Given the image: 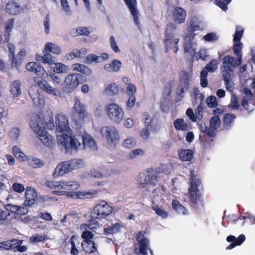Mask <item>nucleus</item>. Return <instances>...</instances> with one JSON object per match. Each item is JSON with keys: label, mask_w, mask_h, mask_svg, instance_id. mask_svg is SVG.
<instances>
[{"label": "nucleus", "mask_w": 255, "mask_h": 255, "mask_svg": "<svg viewBox=\"0 0 255 255\" xmlns=\"http://www.w3.org/2000/svg\"><path fill=\"white\" fill-rule=\"evenodd\" d=\"M173 125L175 128L177 130L186 131L190 130L191 128L190 123L181 118L175 120L174 121Z\"/></svg>", "instance_id": "bb28decb"}, {"label": "nucleus", "mask_w": 255, "mask_h": 255, "mask_svg": "<svg viewBox=\"0 0 255 255\" xmlns=\"http://www.w3.org/2000/svg\"><path fill=\"white\" fill-rule=\"evenodd\" d=\"M80 75L78 73H71L65 78L63 83V90L66 93H71L79 85Z\"/></svg>", "instance_id": "f8f14e48"}, {"label": "nucleus", "mask_w": 255, "mask_h": 255, "mask_svg": "<svg viewBox=\"0 0 255 255\" xmlns=\"http://www.w3.org/2000/svg\"><path fill=\"white\" fill-rule=\"evenodd\" d=\"M105 91L109 95H116L119 93V87L115 83H111L107 86Z\"/></svg>", "instance_id": "49530a36"}, {"label": "nucleus", "mask_w": 255, "mask_h": 255, "mask_svg": "<svg viewBox=\"0 0 255 255\" xmlns=\"http://www.w3.org/2000/svg\"><path fill=\"white\" fill-rule=\"evenodd\" d=\"M206 102L210 108H215L218 105L217 98L214 96H211L208 97L206 100Z\"/></svg>", "instance_id": "774afa93"}, {"label": "nucleus", "mask_w": 255, "mask_h": 255, "mask_svg": "<svg viewBox=\"0 0 255 255\" xmlns=\"http://www.w3.org/2000/svg\"><path fill=\"white\" fill-rule=\"evenodd\" d=\"M135 144V139L130 137L124 140L123 142V146L127 148H130L134 147Z\"/></svg>", "instance_id": "5fc2aeb1"}, {"label": "nucleus", "mask_w": 255, "mask_h": 255, "mask_svg": "<svg viewBox=\"0 0 255 255\" xmlns=\"http://www.w3.org/2000/svg\"><path fill=\"white\" fill-rule=\"evenodd\" d=\"M231 1V0H215V3L219 6L222 9L226 11L228 9L227 5L229 4Z\"/></svg>", "instance_id": "052dcab7"}, {"label": "nucleus", "mask_w": 255, "mask_h": 255, "mask_svg": "<svg viewBox=\"0 0 255 255\" xmlns=\"http://www.w3.org/2000/svg\"><path fill=\"white\" fill-rule=\"evenodd\" d=\"M194 36V33H189V35H186L184 46L185 53H188L193 56L195 53V51L197 46L196 43L192 41Z\"/></svg>", "instance_id": "aec40b11"}, {"label": "nucleus", "mask_w": 255, "mask_h": 255, "mask_svg": "<svg viewBox=\"0 0 255 255\" xmlns=\"http://www.w3.org/2000/svg\"><path fill=\"white\" fill-rule=\"evenodd\" d=\"M122 66L121 62L118 59H114L111 63L105 65L104 69L108 72H118Z\"/></svg>", "instance_id": "c756f323"}, {"label": "nucleus", "mask_w": 255, "mask_h": 255, "mask_svg": "<svg viewBox=\"0 0 255 255\" xmlns=\"http://www.w3.org/2000/svg\"><path fill=\"white\" fill-rule=\"evenodd\" d=\"M145 235V232H140L135 237V239L138 244L139 252L142 255H146L147 251L149 250L152 255V251L148 248L149 240Z\"/></svg>", "instance_id": "4468645a"}, {"label": "nucleus", "mask_w": 255, "mask_h": 255, "mask_svg": "<svg viewBox=\"0 0 255 255\" xmlns=\"http://www.w3.org/2000/svg\"><path fill=\"white\" fill-rule=\"evenodd\" d=\"M33 80L34 85L38 86L41 89L48 94L57 96L59 93L56 88L52 87L47 81L39 80L37 77H34Z\"/></svg>", "instance_id": "2eb2a0df"}, {"label": "nucleus", "mask_w": 255, "mask_h": 255, "mask_svg": "<svg viewBox=\"0 0 255 255\" xmlns=\"http://www.w3.org/2000/svg\"><path fill=\"white\" fill-rule=\"evenodd\" d=\"M242 56L235 58L231 56H226L223 59V69L226 70H232L236 67L239 66L242 62Z\"/></svg>", "instance_id": "a211bd4d"}, {"label": "nucleus", "mask_w": 255, "mask_h": 255, "mask_svg": "<svg viewBox=\"0 0 255 255\" xmlns=\"http://www.w3.org/2000/svg\"><path fill=\"white\" fill-rule=\"evenodd\" d=\"M25 196L26 199L24 203L26 206L33 205L37 200V194L33 188L31 187L26 188Z\"/></svg>", "instance_id": "a878e982"}, {"label": "nucleus", "mask_w": 255, "mask_h": 255, "mask_svg": "<svg viewBox=\"0 0 255 255\" xmlns=\"http://www.w3.org/2000/svg\"><path fill=\"white\" fill-rule=\"evenodd\" d=\"M177 28V25L173 23H170L167 25L165 35L163 42L167 51L172 49L174 53L178 51V43L179 38L175 36V31Z\"/></svg>", "instance_id": "20e7f679"}, {"label": "nucleus", "mask_w": 255, "mask_h": 255, "mask_svg": "<svg viewBox=\"0 0 255 255\" xmlns=\"http://www.w3.org/2000/svg\"><path fill=\"white\" fill-rule=\"evenodd\" d=\"M46 237L45 235L36 234L32 236L30 238V242L32 243L42 242L45 241Z\"/></svg>", "instance_id": "338daca9"}, {"label": "nucleus", "mask_w": 255, "mask_h": 255, "mask_svg": "<svg viewBox=\"0 0 255 255\" xmlns=\"http://www.w3.org/2000/svg\"><path fill=\"white\" fill-rule=\"evenodd\" d=\"M30 126L32 130L37 134V136L45 145L52 147L54 144V139L52 136L48 134L43 129L45 124H43L40 117L38 116L33 117L30 122Z\"/></svg>", "instance_id": "f03ea898"}, {"label": "nucleus", "mask_w": 255, "mask_h": 255, "mask_svg": "<svg viewBox=\"0 0 255 255\" xmlns=\"http://www.w3.org/2000/svg\"><path fill=\"white\" fill-rule=\"evenodd\" d=\"M21 8L20 5L14 1L8 2L6 5L5 10L6 12L12 15L18 14Z\"/></svg>", "instance_id": "c85d7f7f"}, {"label": "nucleus", "mask_w": 255, "mask_h": 255, "mask_svg": "<svg viewBox=\"0 0 255 255\" xmlns=\"http://www.w3.org/2000/svg\"><path fill=\"white\" fill-rule=\"evenodd\" d=\"M28 164L33 168H40L43 166L44 163L40 159L37 158H32L28 159Z\"/></svg>", "instance_id": "3c124183"}, {"label": "nucleus", "mask_w": 255, "mask_h": 255, "mask_svg": "<svg viewBox=\"0 0 255 255\" xmlns=\"http://www.w3.org/2000/svg\"><path fill=\"white\" fill-rule=\"evenodd\" d=\"M72 70L79 72L85 75L89 76L92 74V71L88 66L79 63L72 65Z\"/></svg>", "instance_id": "c9c22d12"}, {"label": "nucleus", "mask_w": 255, "mask_h": 255, "mask_svg": "<svg viewBox=\"0 0 255 255\" xmlns=\"http://www.w3.org/2000/svg\"><path fill=\"white\" fill-rule=\"evenodd\" d=\"M12 242H14L13 245V249L16 250L19 252H24L26 251L27 247L25 246H21L22 241L21 240H12Z\"/></svg>", "instance_id": "6e6d98bb"}, {"label": "nucleus", "mask_w": 255, "mask_h": 255, "mask_svg": "<svg viewBox=\"0 0 255 255\" xmlns=\"http://www.w3.org/2000/svg\"><path fill=\"white\" fill-rule=\"evenodd\" d=\"M83 166V161L81 159H73L59 163L55 168L52 176L54 178L63 176L73 170Z\"/></svg>", "instance_id": "7ed1b4c3"}, {"label": "nucleus", "mask_w": 255, "mask_h": 255, "mask_svg": "<svg viewBox=\"0 0 255 255\" xmlns=\"http://www.w3.org/2000/svg\"><path fill=\"white\" fill-rule=\"evenodd\" d=\"M221 121L218 116H215L210 120V128L208 129V135L209 137H214L216 134L217 129L220 127Z\"/></svg>", "instance_id": "393cba45"}, {"label": "nucleus", "mask_w": 255, "mask_h": 255, "mask_svg": "<svg viewBox=\"0 0 255 255\" xmlns=\"http://www.w3.org/2000/svg\"><path fill=\"white\" fill-rule=\"evenodd\" d=\"M14 242H12L11 241H5L3 242L0 243V248L3 250H13V245Z\"/></svg>", "instance_id": "69168bd1"}, {"label": "nucleus", "mask_w": 255, "mask_h": 255, "mask_svg": "<svg viewBox=\"0 0 255 255\" xmlns=\"http://www.w3.org/2000/svg\"><path fill=\"white\" fill-rule=\"evenodd\" d=\"M11 60V66L14 67H18L21 65L23 59L19 57L17 55L15 56L11 57L10 58Z\"/></svg>", "instance_id": "0e129e2a"}, {"label": "nucleus", "mask_w": 255, "mask_h": 255, "mask_svg": "<svg viewBox=\"0 0 255 255\" xmlns=\"http://www.w3.org/2000/svg\"><path fill=\"white\" fill-rule=\"evenodd\" d=\"M159 189H156L153 192L152 204L161 206L164 203L163 195H159Z\"/></svg>", "instance_id": "58836bf2"}, {"label": "nucleus", "mask_w": 255, "mask_h": 255, "mask_svg": "<svg viewBox=\"0 0 255 255\" xmlns=\"http://www.w3.org/2000/svg\"><path fill=\"white\" fill-rule=\"evenodd\" d=\"M218 62L216 59H213L210 61L206 66L204 67L202 71H204L206 72H214L218 68Z\"/></svg>", "instance_id": "c03bdc74"}, {"label": "nucleus", "mask_w": 255, "mask_h": 255, "mask_svg": "<svg viewBox=\"0 0 255 255\" xmlns=\"http://www.w3.org/2000/svg\"><path fill=\"white\" fill-rule=\"evenodd\" d=\"M187 13L186 10L181 7H175L172 12L174 21L176 23L181 24L185 22Z\"/></svg>", "instance_id": "5701e85b"}, {"label": "nucleus", "mask_w": 255, "mask_h": 255, "mask_svg": "<svg viewBox=\"0 0 255 255\" xmlns=\"http://www.w3.org/2000/svg\"><path fill=\"white\" fill-rule=\"evenodd\" d=\"M43 52L51 53L55 55H60L61 53L60 47L56 44L52 42H47L44 46Z\"/></svg>", "instance_id": "7c9ffc66"}, {"label": "nucleus", "mask_w": 255, "mask_h": 255, "mask_svg": "<svg viewBox=\"0 0 255 255\" xmlns=\"http://www.w3.org/2000/svg\"><path fill=\"white\" fill-rule=\"evenodd\" d=\"M113 210V208L106 201H101L93 210L92 217L97 219H104L112 213Z\"/></svg>", "instance_id": "6e6552de"}, {"label": "nucleus", "mask_w": 255, "mask_h": 255, "mask_svg": "<svg viewBox=\"0 0 255 255\" xmlns=\"http://www.w3.org/2000/svg\"><path fill=\"white\" fill-rule=\"evenodd\" d=\"M47 187L51 189H60L61 181H48L45 183Z\"/></svg>", "instance_id": "e2e57ef3"}, {"label": "nucleus", "mask_w": 255, "mask_h": 255, "mask_svg": "<svg viewBox=\"0 0 255 255\" xmlns=\"http://www.w3.org/2000/svg\"><path fill=\"white\" fill-rule=\"evenodd\" d=\"M53 65H54V67H53L54 73L57 74H66L69 71L68 66L62 63L55 62Z\"/></svg>", "instance_id": "ea45409f"}, {"label": "nucleus", "mask_w": 255, "mask_h": 255, "mask_svg": "<svg viewBox=\"0 0 255 255\" xmlns=\"http://www.w3.org/2000/svg\"><path fill=\"white\" fill-rule=\"evenodd\" d=\"M91 175L92 177L98 178H102L105 177L110 176L111 175V173L103 174L100 171L93 169L91 170Z\"/></svg>", "instance_id": "4d7b16f0"}, {"label": "nucleus", "mask_w": 255, "mask_h": 255, "mask_svg": "<svg viewBox=\"0 0 255 255\" xmlns=\"http://www.w3.org/2000/svg\"><path fill=\"white\" fill-rule=\"evenodd\" d=\"M124 0L130 10V12L132 16L134 24L139 29H140L141 25L139 19V12L136 8L137 3L136 0Z\"/></svg>", "instance_id": "f3484780"}, {"label": "nucleus", "mask_w": 255, "mask_h": 255, "mask_svg": "<svg viewBox=\"0 0 255 255\" xmlns=\"http://www.w3.org/2000/svg\"><path fill=\"white\" fill-rule=\"evenodd\" d=\"M172 206L174 210L179 214L182 215L188 214V211L186 208L176 200H173Z\"/></svg>", "instance_id": "79ce46f5"}, {"label": "nucleus", "mask_w": 255, "mask_h": 255, "mask_svg": "<svg viewBox=\"0 0 255 255\" xmlns=\"http://www.w3.org/2000/svg\"><path fill=\"white\" fill-rule=\"evenodd\" d=\"M244 96L242 101V105L246 110H249L248 106V102L252 100L253 95L250 89L248 88H245L243 90Z\"/></svg>", "instance_id": "72a5a7b5"}, {"label": "nucleus", "mask_w": 255, "mask_h": 255, "mask_svg": "<svg viewBox=\"0 0 255 255\" xmlns=\"http://www.w3.org/2000/svg\"><path fill=\"white\" fill-rule=\"evenodd\" d=\"M35 60L43 64H48L50 66H52L55 63L54 57L49 53L44 54L43 56L36 54Z\"/></svg>", "instance_id": "cd10ccee"}, {"label": "nucleus", "mask_w": 255, "mask_h": 255, "mask_svg": "<svg viewBox=\"0 0 255 255\" xmlns=\"http://www.w3.org/2000/svg\"><path fill=\"white\" fill-rule=\"evenodd\" d=\"M246 239L245 236L244 235H241L238 237V240L236 241V242L232 243L227 248V250H231L235 248L237 246H240L245 241Z\"/></svg>", "instance_id": "13d9d810"}, {"label": "nucleus", "mask_w": 255, "mask_h": 255, "mask_svg": "<svg viewBox=\"0 0 255 255\" xmlns=\"http://www.w3.org/2000/svg\"><path fill=\"white\" fill-rule=\"evenodd\" d=\"M244 32V29L242 28V27L240 26H237L236 27V32L234 34V41H240V40L242 37L243 34Z\"/></svg>", "instance_id": "bf43d9fd"}, {"label": "nucleus", "mask_w": 255, "mask_h": 255, "mask_svg": "<svg viewBox=\"0 0 255 255\" xmlns=\"http://www.w3.org/2000/svg\"><path fill=\"white\" fill-rule=\"evenodd\" d=\"M21 83L19 80L13 81L9 86L11 94L15 97H19L21 93Z\"/></svg>", "instance_id": "2f4dec72"}, {"label": "nucleus", "mask_w": 255, "mask_h": 255, "mask_svg": "<svg viewBox=\"0 0 255 255\" xmlns=\"http://www.w3.org/2000/svg\"><path fill=\"white\" fill-rule=\"evenodd\" d=\"M236 119V115L231 114H226L223 119L224 127L226 129H229Z\"/></svg>", "instance_id": "a18cd8bd"}, {"label": "nucleus", "mask_w": 255, "mask_h": 255, "mask_svg": "<svg viewBox=\"0 0 255 255\" xmlns=\"http://www.w3.org/2000/svg\"><path fill=\"white\" fill-rule=\"evenodd\" d=\"M90 31L88 28L81 26L72 29L70 31V34L73 36H77L79 35H88Z\"/></svg>", "instance_id": "37998d69"}, {"label": "nucleus", "mask_w": 255, "mask_h": 255, "mask_svg": "<svg viewBox=\"0 0 255 255\" xmlns=\"http://www.w3.org/2000/svg\"><path fill=\"white\" fill-rule=\"evenodd\" d=\"M100 59L99 56L94 54H90L86 56L85 63L88 64H91L93 62L101 63Z\"/></svg>", "instance_id": "603ef678"}, {"label": "nucleus", "mask_w": 255, "mask_h": 255, "mask_svg": "<svg viewBox=\"0 0 255 255\" xmlns=\"http://www.w3.org/2000/svg\"><path fill=\"white\" fill-rule=\"evenodd\" d=\"M29 95L30 96L33 104L37 107L42 108L45 104V99L43 96L40 95L38 92L36 85L31 87L29 90Z\"/></svg>", "instance_id": "dca6fc26"}, {"label": "nucleus", "mask_w": 255, "mask_h": 255, "mask_svg": "<svg viewBox=\"0 0 255 255\" xmlns=\"http://www.w3.org/2000/svg\"><path fill=\"white\" fill-rule=\"evenodd\" d=\"M72 120L77 126H80L81 123L88 117L85 105L78 97L74 99V104L72 109Z\"/></svg>", "instance_id": "39448f33"}, {"label": "nucleus", "mask_w": 255, "mask_h": 255, "mask_svg": "<svg viewBox=\"0 0 255 255\" xmlns=\"http://www.w3.org/2000/svg\"><path fill=\"white\" fill-rule=\"evenodd\" d=\"M203 20V18L199 16H194L191 18L188 24V31L190 33H194V32L202 29Z\"/></svg>", "instance_id": "412c9836"}, {"label": "nucleus", "mask_w": 255, "mask_h": 255, "mask_svg": "<svg viewBox=\"0 0 255 255\" xmlns=\"http://www.w3.org/2000/svg\"><path fill=\"white\" fill-rule=\"evenodd\" d=\"M209 56L208 50L204 47H202L200 48L198 52L194 53L193 58L197 61L199 60L205 61Z\"/></svg>", "instance_id": "4c0bfd02"}, {"label": "nucleus", "mask_w": 255, "mask_h": 255, "mask_svg": "<svg viewBox=\"0 0 255 255\" xmlns=\"http://www.w3.org/2000/svg\"><path fill=\"white\" fill-rule=\"evenodd\" d=\"M96 227L92 226L91 222L89 224H82L81 225V229L84 230L81 235V237L83 239V242L93 241L92 239H93L94 235L89 230H93Z\"/></svg>", "instance_id": "b1692460"}, {"label": "nucleus", "mask_w": 255, "mask_h": 255, "mask_svg": "<svg viewBox=\"0 0 255 255\" xmlns=\"http://www.w3.org/2000/svg\"><path fill=\"white\" fill-rule=\"evenodd\" d=\"M25 68L26 70L29 72L34 73L38 76L44 77L45 75H47V72L44 67L39 63L30 62L28 63Z\"/></svg>", "instance_id": "4be33fe9"}, {"label": "nucleus", "mask_w": 255, "mask_h": 255, "mask_svg": "<svg viewBox=\"0 0 255 255\" xmlns=\"http://www.w3.org/2000/svg\"><path fill=\"white\" fill-rule=\"evenodd\" d=\"M194 170L190 171V188L189 189L190 199L194 204L197 203L200 196V190L202 188L201 181L199 179H195L193 177Z\"/></svg>", "instance_id": "9d476101"}, {"label": "nucleus", "mask_w": 255, "mask_h": 255, "mask_svg": "<svg viewBox=\"0 0 255 255\" xmlns=\"http://www.w3.org/2000/svg\"><path fill=\"white\" fill-rule=\"evenodd\" d=\"M180 159L183 161H190L193 156V152L191 149H181L178 153Z\"/></svg>", "instance_id": "e433bc0d"}, {"label": "nucleus", "mask_w": 255, "mask_h": 255, "mask_svg": "<svg viewBox=\"0 0 255 255\" xmlns=\"http://www.w3.org/2000/svg\"><path fill=\"white\" fill-rule=\"evenodd\" d=\"M145 151L140 148L135 149L131 150L128 154V158L130 159H134L138 156L142 155L144 154Z\"/></svg>", "instance_id": "864d4df0"}, {"label": "nucleus", "mask_w": 255, "mask_h": 255, "mask_svg": "<svg viewBox=\"0 0 255 255\" xmlns=\"http://www.w3.org/2000/svg\"><path fill=\"white\" fill-rule=\"evenodd\" d=\"M245 214L246 215V216H241L239 217L236 220H234V222H238L239 220H242L243 221L241 223V226H244L245 224V220L246 219H249L250 221V222L252 224H255V216L250 214L249 213H245Z\"/></svg>", "instance_id": "09e8293b"}, {"label": "nucleus", "mask_w": 255, "mask_h": 255, "mask_svg": "<svg viewBox=\"0 0 255 255\" xmlns=\"http://www.w3.org/2000/svg\"><path fill=\"white\" fill-rule=\"evenodd\" d=\"M158 178V172L152 170L140 173L138 178V182L142 187H144L146 184L155 185Z\"/></svg>", "instance_id": "9b49d317"}, {"label": "nucleus", "mask_w": 255, "mask_h": 255, "mask_svg": "<svg viewBox=\"0 0 255 255\" xmlns=\"http://www.w3.org/2000/svg\"><path fill=\"white\" fill-rule=\"evenodd\" d=\"M81 247L83 250L88 253H94L97 251L93 241L82 242Z\"/></svg>", "instance_id": "a19ab883"}, {"label": "nucleus", "mask_w": 255, "mask_h": 255, "mask_svg": "<svg viewBox=\"0 0 255 255\" xmlns=\"http://www.w3.org/2000/svg\"><path fill=\"white\" fill-rule=\"evenodd\" d=\"M46 128L53 129L55 127L57 133V142L65 148L67 152L78 151L81 144L78 135L74 136L73 130L69 127L68 118L63 114H58L55 117V126L53 122L52 113L49 112L43 118Z\"/></svg>", "instance_id": "f257e3e1"}, {"label": "nucleus", "mask_w": 255, "mask_h": 255, "mask_svg": "<svg viewBox=\"0 0 255 255\" xmlns=\"http://www.w3.org/2000/svg\"><path fill=\"white\" fill-rule=\"evenodd\" d=\"M192 77V72L183 71L180 73L179 85L177 89L178 100H180L184 97L185 91L189 88Z\"/></svg>", "instance_id": "1a4fd4ad"}, {"label": "nucleus", "mask_w": 255, "mask_h": 255, "mask_svg": "<svg viewBox=\"0 0 255 255\" xmlns=\"http://www.w3.org/2000/svg\"><path fill=\"white\" fill-rule=\"evenodd\" d=\"M106 109L108 118L113 123L119 124L123 121L125 112L118 104H109L106 106Z\"/></svg>", "instance_id": "423d86ee"}, {"label": "nucleus", "mask_w": 255, "mask_h": 255, "mask_svg": "<svg viewBox=\"0 0 255 255\" xmlns=\"http://www.w3.org/2000/svg\"><path fill=\"white\" fill-rule=\"evenodd\" d=\"M78 135L80 137L79 138V141L81 143L80 140L83 141V145L85 148H89L90 149L95 150L97 148V144L92 137L87 133H84V134L81 135L79 133H76L74 136ZM81 146V143H80ZM80 146L79 148L80 147Z\"/></svg>", "instance_id": "6ab92c4d"}, {"label": "nucleus", "mask_w": 255, "mask_h": 255, "mask_svg": "<svg viewBox=\"0 0 255 255\" xmlns=\"http://www.w3.org/2000/svg\"><path fill=\"white\" fill-rule=\"evenodd\" d=\"M8 134L11 140L16 141L20 136V131L19 128H13L9 130Z\"/></svg>", "instance_id": "8fccbe9b"}, {"label": "nucleus", "mask_w": 255, "mask_h": 255, "mask_svg": "<svg viewBox=\"0 0 255 255\" xmlns=\"http://www.w3.org/2000/svg\"><path fill=\"white\" fill-rule=\"evenodd\" d=\"M152 209L154 210L155 213L163 219H166L168 216V213L164 209L161 208L160 206L157 205H152Z\"/></svg>", "instance_id": "de8ad7c7"}, {"label": "nucleus", "mask_w": 255, "mask_h": 255, "mask_svg": "<svg viewBox=\"0 0 255 255\" xmlns=\"http://www.w3.org/2000/svg\"><path fill=\"white\" fill-rule=\"evenodd\" d=\"M79 187L80 184L79 183L75 181H61L60 189L65 190H73L78 189Z\"/></svg>", "instance_id": "473e14b6"}, {"label": "nucleus", "mask_w": 255, "mask_h": 255, "mask_svg": "<svg viewBox=\"0 0 255 255\" xmlns=\"http://www.w3.org/2000/svg\"><path fill=\"white\" fill-rule=\"evenodd\" d=\"M14 19L10 18L5 22L4 31V42H7L9 39L10 32L12 31L14 26Z\"/></svg>", "instance_id": "f704fd0d"}, {"label": "nucleus", "mask_w": 255, "mask_h": 255, "mask_svg": "<svg viewBox=\"0 0 255 255\" xmlns=\"http://www.w3.org/2000/svg\"><path fill=\"white\" fill-rule=\"evenodd\" d=\"M103 137H105L108 144L115 146L120 140V136L117 128L114 126H105L100 130Z\"/></svg>", "instance_id": "0eeeda50"}, {"label": "nucleus", "mask_w": 255, "mask_h": 255, "mask_svg": "<svg viewBox=\"0 0 255 255\" xmlns=\"http://www.w3.org/2000/svg\"><path fill=\"white\" fill-rule=\"evenodd\" d=\"M208 73L204 71H201L200 73V84L202 87H206L208 86V81L207 77Z\"/></svg>", "instance_id": "680f3d73"}, {"label": "nucleus", "mask_w": 255, "mask_h": 255, "mask_svg": "<svg viewBox=\"0 0 255 255\" xmlns=\"http://www.w3.org/2000/svg\"><path fill=\"white\" fill-rule=\"evenodd\" d=\"M54 194L57 195H66L68 198L72 199H83L84 198H88L91 196L97 194V191H65L64 190L61 191H54Z\"/></svg>", "instance_id": "ddd939ff"}]
</instances>
